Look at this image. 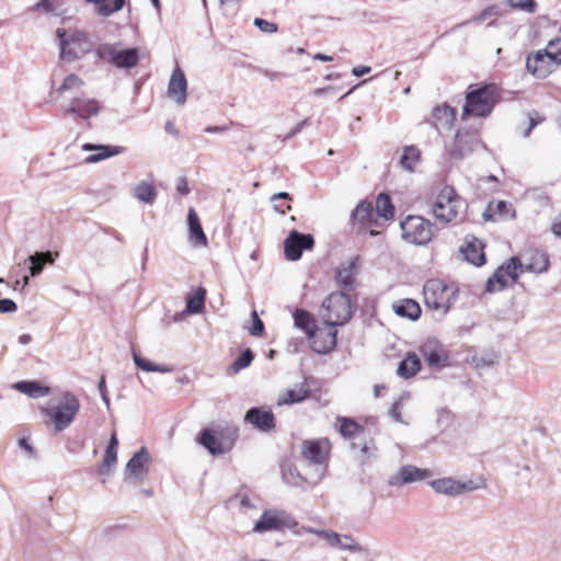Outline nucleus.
<instances>
[{
  "label": "nucleus",
  "instance_id": "nucleus-6",
  "mask_svg": "<svg viewBox=\"0 0 561 561\" xmlns=\"http://www.w3.org/2000/svg\"><path fill=\"white\" fill-rule=\"evenodd\" d=\"M80 401L70 391L61 393L56 405L44 409L57 432H62L71 425L80 410Z\"/></svg>",
  "mask_w": 561,
  "mask_h": 561
},
{
  "label": "nucleus",
  "instance_id": "nucleus-52",
  "mask_svg": "<svg viewBox=\"0 0 561 561\" xmlns=\"http://www.w3.org/2000/svg\"><path fill=\"white\" fill-rule=\"evenodd\" d=\"M253 24L264 33H275L278 30L277 24L261 18H255Z\"/></svg>",
  "mask_w": 561,
  "mask_h": 561
},
{
  "label": "nucleus",
  "instance_id": "nucleus-29",
  "mask_svg": "<svg viewBox=\"0 0 561 561\" xmlns=\"http://www.w3.org/2000/svg\"><path fill=\"white\" fill-rule=\"evenodd\" d=\"M392 310L397 316L412 321L417 320L422 314L420 305L411 298L400 299L393 302Z\"/></svg>",
  "mask_w": 561,
  "mask_h": 561
},
{
  "label": "nucleus",
  "instance_id": "nucleus-8",
  "mask_svg": "<svg viewBox=\"0 0 561 561\" xmlns=\"http://www.w3.org/2000/svg\"><path fill=\"white\" fill-rule=\"evenodd\" d=\"M96 56L106 60L117 68L130 69L139 61V51L136 47L126 49H116L112 44H100L95 48Z\"/></svg>",
  "mask_w": 561,
  "mask_h": 561
},
{
  "label": "nucleus",
  "instance_id": "nucleus-13",
  "mask_svg": "<svg viewBox=\"0 0 561 561\" xmlns=\"http://www.w3.org/2000/svg\"><path fill=\"white\" fill-rule=\"evenodd\" d=\"M430 485L436 493L451 497L462 495L479 488L470 479L460 480L453 477L432 480Z\"/></svg>",
  "mask_w": 561,
  "mask_h": 561
},
{
  "label": "nucleus",
  "instance_id": "nucleus-64",
  "mask_svg": "<svg viewBox=\"0 0 561 561\" xmlns=\"http://www.w3.org/2000/svg\"><path fill=\"white\" fill-rule=\"evenodd\" d=\"M551 230L556 237L561 238V220L554 221Z\"/></svg>",
  "mask_w": 561,
  "mask_h": 561
},
{
  "label": "nucleus",
  "instance_id": "nucleus-20",
  "mask_svg": "<svg viewBox=\"0 0 561 561\" xmlns=\"http://www.w3.org/2000/svg\"><path fill=\"white\" fill-rule=\"evenodd\" d=\"M553 65L546 49L538 50L526 59V69L537 78H546L552 71Z\"/></svg>",
  "mask_w": 561,
  "mask_h": 561
},
{
  "label": "nucleus",
  "instance_id": "nucleus-22",
  "mask_svg": "<svg viewBox=\"0 0 561 561\" xmlns=\"http://www.w3.org/2000/svg\"><path fill=\"white\" fill-rule=\"evenodd\" d=\"M459 251L462 254L463 260L476 266H481L485 263L483 244L481 240H479L474 236H466L465 241L460 247Z\"/></svg>",
  "mask_w": 561,
  "mask_h": 561
},
{
  "label": "nucleus",
  "instance_id": "nucleus-24",
  "mask_svg": "<svg viewBox=\"0 0 561 561\" xmlns=\"http://www.w3.org/2000/svg\"><path fill=\"white\" fill-rule=\"evenodd\" d=\"M187 81L181 68L176 67L170 78L168 94L176 104L183 105L186 102Z\"/></svg>",
  "mask_w": 561,
  "mask_h": 561
},
{
  "label": "nucleus",
  "instance_id": "nucleus-62",
  "mask_svg": "<svg viewBox=\"0 0 561 561\" xmlns=\"http://www.w3.org/2000/svg\"><path fill=\"white\" fill-rule=\"evenodd\" d=\"M19 446L27 451L31 456L34 455V448L25 437H22L18 442Z\"/></svg>",
  "mask_w": 561,
  "mask_h": 561
},
{
  "label": "nucleus",
  "instance_id": "nucleus-27",
  "mask_svg": "<svg viewBox=\"0 0 561 561\" xmlns=\"http://www.w3.org/2000/svg\"><path fill=\"white\" fill-rule=\"evenodd\" d=\"M319 535L331 546L337 547L342 550L358 552L362 550L360 546L350 535H340L334 531L321 530Z\"/></svg>",
  "mask_w": 561,
  "mask_h": 561
},
{
  "label": "nucleus",
  "instance_id": "nucleus-61",
  "mask_svg": "<svg viewBox=\"0 0 561 561\" xmlns=\"http://www.w3.org/2000/svg\"><path fill=\"white\" fill-rule=\"evenodd\" d=\"M308 124V118L299 122L286 136V139H289L294 136H296L297 134H299L302 128Z\"/></svg>",
  "mask_w": 561,
  "mask_h": 561
},
{
  "label": "nucleus",
  "instance_id": "nucleus-38",
  "mask_svg": "<svg viewBox=\"0 0 561 561\" xmlns=\"http://www.w3.org/2000/svg\"><path fill=\"white\" fill-rule=\"evenodd\" d=\"M309 393L310 391L304 386L295 389H288L278 397L277 405L280 407L302 402L309 397Z\"/></svg>",
  "mask_w": 561,
  "mask_h": 561
},
{
  "label": "nucleus",
  "instance_id": "nucleus-54",
  "mask_svg": "<svg viewBox=\"0 0 561 561\" xmlns=\"http://www.w3.org/2000/svg\"><path fill=\"white\" fill-rule=\"evenodd\" d=\"M401 410H402V403H401V400H397L396 402H393L390 411H389V415L398 423H404L403 420H402V414H401Z\"/></svg>",
  "mask_w": 561,
  "mask_h": 561
},
{
  "label": "nucleus",
  "instance_id": "nucleus-60",
  "mask_svg": "<svg viewBox=\"0 0 561 561\" xmlns=\"http://www.w3.org/2000/svg\"><path fill=\"white\" fill-rule=\"evenodd\" d=\"M339 90V87H335V85H328V87H324V88H317L312 91V95L314 96H321V95H327L329 94V91H337Z\"/></svg>",
  "mask_w": 561,
  "mask_h": 561
},
{
  "label": "nucleus",
  "instance_id": "nucleus-35",
  "mask_svg": "<svg viewBox=\"0 0 561 561\" xmlns=\"http://www.w3.org/2000/svg\"><path fill=\"white\" fill-rule=\"evenodd\" d=\"M294 323L296 328L302 330L308 335V339L318 329L311 314L302 309H297L294 312Z\"/></svg>",
  "mask_w": 561,
  "mask_h": 561
},
{
  "label": "nucleus",
  "instance_id": "nucleus-63",
  "mask_svg": "<svg viewBox=\"0 0 561 561\" xmlns=\"http://www.w3.org/2000/svg\"><path fill=\"white\" fill-rule=\"evenodd\" d=\"M370 67H367V66H358V67H354L352 69V73L353 76L355 77H362L366 73H369L370 72Z\"/></svg>",
  "mask_w": 561,
  "mask_h": 561
},
{
  "label": "nucleus",
  "instance_id": "nucleus-55",
  "mask_svg": "<svg viewBox=\"0 0 561 561\" xmlns=\"http://www.w3.org/2000/svg\"><path fill=\"white\" fill-rule=\"evenodd\" d=\"M513 211L512 205L505 201H499L495 205V214L508 216Z\"/></svg>",
  "mask_w": 561,
  "mask_h": 561
},
{
  "label": "nucleus",
  "instance_id": "nucleus-53",
  "mask_svg": "<svg viewBox=\"0 0 561 561\" xmlns=\"http://www.w3.org/2000/svg\"><path fill=\"white\" fill-rule=\"evenodd\" d=\"M18 310V305L9 298L0 299V313H10Z\"/></svg>",
  "mask_w": 561,
  "mask_h": 561
},
{
  "label": "nucleus",
  "instance_id": "nucleus-4",
  "mask_svg": "<svg viewBox=\"0 0 561 561\" xmlns=\"http://www.w3.org/2000/svg\"><path fill=\"white\" fill-rule=\"evenodd\" d=\"M352 300L344 291H334L322 302L321 317L327 327L344 325L352 319Z\"/></svg>",
  "mask_w": 561,
  "mask_h": 561
},
{
  "label": "nucleus",
  "instance_id": "nucleus-42",
  "mask_svg": "<svg viewBox=\"0 0 561 561\" xmlns=\"http://www.w3.org/2000/svg\"><path fill=\"white\" fill-rule=\"evenodd\" d=\"M254 359V353L247 348L234 359V362L227 368L229 375H236L242 369L251 365Z\"/></svg>",
  "mask_w": 561,
  "mask_h": 561
},
{
  "label": "nucleus",
  "instance_id": "nucleus-50",
  "mask_svg": "<svg viewBox=\"0 0 561 561\" xmlns=\"http://www.w3.org/2000/svg\"><path fill=\"white\" fill-rule=\"evenodd\" d=\"M453 414L449 410L447 409H439L437 411V417H436V423H437V426L442 430V431H445L453 422Z\"/></svg>",
  "mask_w": 561,
  "mask_h": 561
},
{
  "label": "nucleus",
  "instance_id": "nucleus-37",
  "mask_svg": "<svg viewBox=\"0 0 561 561\" xmlns=\"http://www.w3.org/2000/svg\"><path fill=\"white\" fill-rule=\"evenodd\" d=\"M133 196L139 202L151 205L156 201L157 191L153 184L141 181L134 186Z\"/></svg>",
  "mask_w": 561,
  "mask_h": 561
},
{
  "label": "nucleus",
  "instance_id": "nucleus-11",
  "mask_svg": "<svg viewBox=\"0 0 561 561\" xmlns=\"http://www.w3.org/2000/svg\"><path fill=\"white\" fill-rule=\"evenodd\" d=\"M295 526V519L287 512L282 510H266L255 522L253 531L259 534L282 531L285 528H293Z\"/></svg>",
  "mask_w": 561,
  "mask_h": 561
},
{
  "label": "nucleus",
  "instance_id": "nucleus-28",
  "mask_svg": "<svg viewBox=\"0 0 561 561\" xmlns=\"http://www.w3.org/2000/svg\"><path fill=\"white\" fill-rule=\"evenodd\" d=\"M432 119V124L437 130L449 129L456 119V110L446 103L438 105L433 110Z\"/></svg>",
  "mask_w": 561,
  "mask_h": 561
},
{
  "label": "nucleus",
  "instance_id": "nucleus-9",
  "mask_svg": "<svg viewBox=\"0 0 561 561\" xmlns=\"http://www.w3.org/2000/svg\"><path fill=\"white\" fill-rule=\"evenodd\" d=\"M330 453L328 439H306L301 443V456L311 466L316 467L313 473H324Z\"/></svg>",
  "mask_w": 561,
  "mask_h": 561
},
{
  "label": "nucleus",
  "instance_id": "nucleus-17",
  "mask_svg": "<svg viewBox=\"0 0 561 561\" xmlns=\"http://www.w3.org/2000/svg\"><path fill=\"white\" fill-rule=\"evenodd\" d=\"M337 331L335 328L317 329L309 337L313 352L318 354H328L336 346Z\"/></svg>",
  "mask_w": 561,
  "mask_h": 561
},
{
  "label": "nucleus",
  "instance_id": "nucleus-25",
  "mask_svg": "<svg viewBox=\"0 0 561 561\" xmlns=\"http://www.w3.org/2000/svg\"><path fill=\"white\" fill-rule=\"evenodd\" d=\"M82 150L96 151V153L90 154L84 159L87 163H96L104 159L123 153L125 148L119 146L94 145L87 142L82 145Z\"/></svg>",
  "mask_w": 561,
  "mask_h": 561
},
{
  "label": "nucleus",
  "instance_id": "nucleus-34",
  "mask_svg": "<svg viewBox=\"0 0 561 561\" xmlns=\"http://www.w3.org/2000/svg\"><path fill=\"white\" fill-rule=\"evenodd\" d=\"M197 442L214 456L220 455L225 451L221 442L216 437L215 432L210 428L203 430L198 435Z\"/></svg>",
  "mask_w": 561,
  "mask_h": 561
},
{
  "label": "nucleus",
  "instance_id": "nucleus-39",
  "mask_svg": "<svg viewBox=\"0 0 561 561\" xmlns=\"http://www.w3.org/2000/svg\"><path fill=\"white\" fill-rule=\"evenodd\" d=\"M133 359H134L135 365L138 368H140V369H142L145 371H148V373H162V374H167V373H172L173 371V366H171V365L153 364L150 360L142 358L135 351L133 352Z\"/></svg>",
  "mask_w": 561,
  "mask_h": 561
},
{
  "label": "nucleus",
  "instance_id": "nucleus-15",
  "mask_svg": "<svg viewBox=\"0 0 561 561\" xmlns=\"http://www.w3.org/2000/svg\"><path fill=\"white\" fill-rule=\"evenodd\" d=\"M480 144L478 131L460 129L457 131L454 142L448 150L450 158L462 159Z\"/></svg>",
  "mask_w": 561,
  "mask_h": 561
},
{
  "label": "nucleus",
  "instance_id": "nucleus-23",
  "mask_svg": "<svg viewBox=\"0 0 561 561\" xmlns=\"http://www.w3.org/2000/svg\"><path fill=\"white\" fill-rule=\"evenodd\" d=\"M149 459L147 449L141 447L126 465L127 479H133L137 482L142 481L148 472L147 463Z\"/></svg>",
  "mask_w": 561,
  "mask_h": 561
},
{
  "label": "nucleus",
  "instance_id": "nucleus-31",
  "mask_svg": "<svg viewBox=\"0 0 561 561\" xmlns=\"http://www.w3.org/2000/svg\"><path fill=\"white\" fill-rule=\"evenodd\" d=\"M56 256H58V253H53L50 251L35 252L30 255L28 261L31 262V276H38L43 272L45 264H54Z\"/></svg>",
  "mask_w": 561,
  "mask_h": 561
},
{
  "label": "nucleus",
  "instance_id": "nucleus-1",
  "mask_svg": "<svg viewBox=\"0 0 561 561\" xmlns=\"http://www.w3.org/2000/svg\"><path fill=\"white\" fill-rule=\"evenodd\" d=\"M497 99V89L494 84H470L466 92L461 118L488 117L493 112Z\"/></svg>",
  "mask_w": 561,
  "mask_h": 561
},
{
  "label": "nucleus",
  "instance_id": "nucleus-14",
  "mask_svg": "<svg viewBox=\"0 0 561 561\" xmlns=\"http://www.w3.org/2000/svg\"><path fill=\"white\" fill-rule=\"evenodd\" d=\"M313 245L314 239L311 234L293 230L284 242L285 256L289 261H297L301 257L304 250H311Z\"/></svg>",
  "mask_w": 561,
  "mask_h": 561
},
{
  "label": "nucleus",
  "instance_id": "nucleus-45",
  "mask_svg": "<svg viewBox=\"0 0 561 561\" xmlns=\"http://www.w3.org/2000/svg\"><path fill=\"white\" fill-rule=\"evenodd\" d=\"M84 85V81L76 73H70L65 77L62 83L57 89L59 94L67 92L79 91Z\"/></svg>",
  "mask_w": 561,
  "mask_h": 561
},
{
  "label": "nucleus",
  "instance_id": "nucleus-3",
  "mask_svg": "<svg viewBox=\"0 0 561 561\" xmlns=\"http://www.w3.org/2000/svg\"><path fill=\"white\" fill-rule=\"evenodd\" d=\"M423 295L426 307L445 317L458 297V288L433 278L425 283Z\"/></svg>",
  "mask_w": 561,
  "mask_h": 561
},
{
  "label": "nucleus",
  "instance_id": "nucleus-21",
  "mask_svg": "<svg viewBox=\"0 0 561 561\" xmlns=\"http://www.w3.org/2000/svg\"><path fill=\"white\" fill-rule=\"evenodd\" d=\"M244 421L252 424L261 432H270L275 427V417L273 412L261 407L248 410Z\"/></svg>",
  "mask_w": 561,
  "mask_h": 561
},
{
  "label": "nucleus",
  "instance_id": "nucleus-16",
  "mask_svg": "<svg viewBox=\"0 0 561 561\" xmlns=\"http://www.w3.org/2000/svg\"><path fill=\"white\" fill-rule=\"evenodd\" d=\"M420 352L430 367L443 368L448 365V356L443 345L435 339L424 342Z\"/></svg>",
  "mask_w": 561,
  "mask_h": 561
},
{
  "label": "nucleus",
  "instance_id": "nucleus-40",
  "mask_svg": "<svg viewBox=\"0 0 561 561\" xmlns=\"http://www.w3.org/2000/svg\"><path fill=\"white\" fill-rule=\"evenodd\" d=\"M376 213L379 217L389 220L394 216V206L386 193H380L376 199Z\"/></svg>",
  "mask_w": 561,
  "mask_h": 561
},
{
  "label": "nucleus",
  "instance_id": "nucleus-58",
  "mask_svg": "<svg viewBox=\"0 0 561 561\" xmlns=\"http://www.w3.org/2000/svg\"><path fill=\"white\" fill-rule=\"evenodd\" d=\"M176 191L180 194L186 195L190 193L188 184L186 178H180L176 183Z\"/></svg>",
  "mask_w": 561,
  "mask_h": 561
},
{
  "label": "nucleus",
  "instance_id": "nucleus-59",
  "mask_svg": "<svg viewBox=\"0 0 561 561\" xmlns=\"http://www.w3.org/2000/svg\"><path fill=\"white\" fill-rule=\"evenodd\" d=\"M34 9L43 10L46 13L53 12L54 10L50 0H41L35 4Z\"/></svg>",
  "mask_w": 561,
  "mask_h": 561
},
{
  "label": "nucleus",
  "instance_id": "nucleus-36",
  "mask_svg": "<svg viewBox=\"0 0 561 561\" xmlns=\"http://www.w3.org/2000/svg\"><path fill=\"white\" fill-rule=\"evenodd\" d=\"M421 369V360L415 354H409L398 366V375L403 378H411Z\"/></svg>",
  "mask_w": 561,
  "mask_h": 561
},
{
  "label": "nucleus",
  "instance_id": "nucleus-46",
  "mask_svg": "<svg viewBox=\"0 0 561 561\" xmlns=\"http://www.w3.org/2000/svg\"><path fill=\"white\" fill-rule=\"evenodd\" d=\"M373 217V207L367 202H360L352 211V219L360 224L370 222Z\"/></svg>",
  "mask_w": 561,
  "mask_h": 561
},
{
  "label": "nucleus",
  "instance_id": "nucleus-43",
  "mask_svg": "<svg viewBox=\"0 0 561 561\" xmlns=\"http://www.w3.org/2000/svg\"><path fill=\"white\" fill-rule=\"evenodd\" d=\"M499 15V9L496 5H489L485 9H483L479 14L472 16L471 19L463 21L461 23L456 24L450 31L455 32L456 30L469 25L471 23H481L489 19L490 16H496Z\"/></svg>",
  "mask_w": 561,
  "mask_h": 561
},
{
  "label": "nucleus",
  "instance_id": "nucleus-41",
  "mask_svg": "<svg viewBox=\"0 0 561 561\" xmlns=\"http://www.w3.org/2000/svg\"><path fill=\"white\" fill-rule=\"evenodd\" d=\"M340 433L343 437L348 439L359 438L364 434V428L355 421L342 417L340 419Z\"/></svg>",
  "mask_w": 561,
  "mask_h": 561
},
{
  "label": "nucleus",
  "instance_id": "nucleus-48",
  "mask_svg": "<svg viewBox=\"0 0 561 561\" xmlns=\"http://www.w3.org/2000/svg\"><path fill=\"white\" fill-rule=\"evenodd\" d=\"M117 461V450L105 449L103 461L99 466L98 472L101 476H107L111 472L112 467Z\"/></svg>",
  "mask_w": 561,
  "mask_h": 561
},
{
  "label": "nucleus",
  "instance_id": "nucleus-32",
  "mask_svg": "<svg viewBox=\"0 0 561 561\" xmlns=\"http://www.w3.org/2000/svg\"><path fill=\"white\" fill-rule=\"evenodd\" d=\"M534 272V273H543L549 268V257L545 252L535 250L529 253V257L527 262L523 264V270Z\"/></svg>",
  "mask_w": 561,
  "mask_h": 561
},
{
  "label": "nucleus",
  "instance_id": "nucleus-19",
  "mask_svg": "<svg viewBox=\"0 0 561 561\" xmlns=\"http://www.w3.org/2000/svg\"><path fill=\"white\" fill-rule=\"evenodd\" d=\"M64 108L68 115H76L79 118L88 119L99 113L100 104L94 99L73 98Z\"/></svg>",
  "mask_w": 561,
  "mask_h": 561
},
{
  "label": "nucleus",
  "instance_id": "nucleus-2",
  "mask_svg": "<svg viewBox=\"0 0 561 561\" xmlns=\"http://www.w3.org/2000/svg\"><path fill=\"white\" fill-rule=\"evenodd\" d=\"M56 37L59 46V58L66 62H73L82 59L94 49V43L90 36L77 28L56 30Z\"/></svg>",
  "mask_w": 561,
  "mask_h": 561
},
{
  "label": "nucleus",
  "instance_id": "nucleus-30",
  "mask_svg": "<svg viewBox=\"0 0 561 561\" xmlns=\"http://www.w3.org/2000/svg\"><path fill=\"white\" fill-rule=\"evenodd\" d=\"M187 225H188L191 242L195 245H206L207 238L203 231L198 215L194 208L188 209Z\"/></svg>",
  "mask_w": 561,
  "mask_h": 561
},
{
  "label": "nucleus",
  "instance_id": "nucleus-51",
  "mask_svg": "<svg viewBox=\"0 0 561 561\" xmlns=\"http://www.w3.org/2000/svg\"><path fill=\"white\" fill-rule=\"evenodd\" d=\"M252 327L249 329V333L253 336H262L264 333V323L259 318V314L256 311H252Z\"/></svg>",
  "mask_w": 561,
  "mask_h": 561
},
{
  "label": "nucleus",
  "instance_id": "nucleus-56",
  "mask_svg": "<svg viewBox=\"0 0 561 561\" xmlns=\"http://www.w3.org/2000/svg\"><path fill=\"white\" fill-rule=\"evenodd\" d=\"M98 388H99V391H100L103 402L105 403L106 408L110 409V398L107 397V390H106V383H105L104 376L101 377Z\"/></svg>",
  "mask_w": 561,
  "mask_h": 561
},
{
  "label": "nucleus",
  "instance_id": "nucleus-12",
  "mask_svg": "<svg viewBox=\"0 0 561 561\" xmlns=\"http://www.w3.org/2000/svg\"><path fill=\"white\" fill-rule=\"evenodd\" d=\"M280 474L285 484L301 491H306L322 479V473H312L310 476L301 473L291 460H284L282 462Z\"/></svg>",
  "mask_w": 561,
  "mask_h": 561
},
{
  "label": "nucleus",
  "instance_id": "nucleus-57",
  "mask_svg": "<svg viewBox=\"0 0 561 561\" xmlns=\"http://www.w3.org/2000/svg\"><path fill=\"white\" fill-rule=\"evenodd\" d=\"M257 71L263 73L270 80H278L287 77L285 72L271 71L264 68H257Z\"/></svg>",
  "mask_w": 561,
  "mask_h": 561
},
{
  "label": "nucleus",
  "instance_id": "nucleus-47",
  "mask_svg": "<svg viewBox=\"0 0 561 561\" xmlns=\"http://www.w3.org/2000/svg\"><path fill=\"white\" fill-rule=\"evenodd\" d=\"M205 304V290H197L194 296H191L186 300V309L191 313H198L203 310Z\"/></svg>",
  "mask_w": 561,
  "mask_h": 561
},
{
  "label": "nucleus",
  "instance_id": "nucleus-5",
  "mask_svg": "<svg viewBox=\"0 0 561 561\" xmlns=\"http://www.w3.org/2000/svg\"><path fill=\"white\" fill-rule=\"evenodd\" d=\"M465 206V202L451 186H444L437 194L432 213L437 221L443 225L456 221Z\"/></svg>",
  "mask_w": 561,
  "mask_h": 561
},
{
  "label": "nucleus",
  "instance_id": "nucleus-33",
  "mask_svg": "<svg viewBox=\"0 0 561 561\" xmlns=\"http://www.w3.org/2000/svg\"><path fill=\"white\" fill-rule=\"evenodd\" d=\"M14 389L21 393L27 394L31 398H41L48 396L50 389L47 386H43L34 380H23L14 383Z\"/></svg>",
  "mask_w": 561,
  "mask_h": 561
},
{
  "label": "nucleus",
  "instance_id": "nucleus-18",
  "mask_svg": "<svg viewBox=\"0 0 561 561\" xmlns=\"http://www.w3.org/2000/svg\"><path fill=\"white\" fill-rule=\"evenodd\" d=\"M431 476L427 469H420L412 465H405L400 468L398 472L390 476L388 484L391 486L400 488L408 483L422 481Z\"/></svg>",
  "mask_w": 561,
  "mask_h": 561
},
{
  "label": "nucleus",
  "instance_id": "nucleus-7",
  "mask_svg": "<svg viewBox=\"0 0 561 561\" xmlns=\"http://www.w3.org/2000/svg\"><path fill=\"white\" fill-rule=\"evenodd\" d=\"M402 238L412 244L425 245L434 237L433 225L421 216H408L400 224Z\"/></svg>",
  "mask_w": 561,
  "mask_h": 561
},
{
  "label": "nucleus",
  "instance_id": "nucleus-26",
  "mask_svg": "<svg viewBox=\"0 0 561 561\" xmlns=\"http://www.w3.org/2000/svg\"><path fill=\"white\" fill-rule=\"evenodd\" d=\"M357 257L351 259L342 263L335 273V279L340 287L344 290H353L355 286V270L357 264Z\"/></svg>",
  "mask_w": 561,
  "mask_h": 561
},
{
  "label": "nucleus",
  "instance_id": "nucleus-49",
  "mask_svg": "<svg viewBox=\"0 0 561 561\" xmlns=\"http://www.w3.org/2000/svg\"><path fill=\"white\" fill-rule=\"evenodd\" d=\"M507 4L513 9L523 10L528 13H534L537 9L535 0H507Z\"/></svg>",
  "mask_w": 561,
  "mask_h": 561
},
{
  "label": "nucleus",
  "instance_id": "nucleus-10",
  "mask_svg": "<svg viewBox=\"0 0 561 561\" xmlns=\"http://www.w3.org/2000/svg\"><path fill=\"white\" fill-rule=\"evenodd\" d=\"M523 271V263L517 256H512L504 264L499 266L493 275L486 280L485 291L494 293L507 286V279L516 282Z\"/></svg>",
  "mask_w": 561,
  "mask_h": 561
},
{
  "label": "nucleus",
  "instance_id": "nucleus-44",
  "mask_svg": "<svg viewBox=\"0 0 561 561\" xmlns=\"http://www.w3.org/2000/svg\"><path fill=\"white\" fill-rule=\"evenodd\" d=\"M420 159V150L414 146L405 147L400 159V164L408 171H413Z\"/></svg>",
  "mask_w": 561,
  "mask_h": 561
}]
</instances>
